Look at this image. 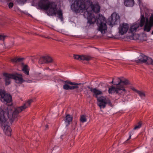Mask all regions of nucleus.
Listing matches in <instances>:
<instances>
[{
    "instance_id": "1",
    "label": "nucleus",
    "mask_w": 153,
    "mask_h": 153,
    "mask_svg": "<svg viewBox=\"0 0 153 153\" xmlns=\"http://www.w3.org/2000/svg\"><path fill=\"white\" fill-rule=\"evenodd\" d=\"M32 102L31 100H30L23 105L14 108L13 110L11 106H2L0 107V124L7 135H11L12 130L8 125L9 123L11 124L18 114L29 107Z\"/></svg>"
},
{
    "instance_id": "2",
    "label": "nucleus",
    "mask_w": 153,
    "mask_h": 153,
    "mask_svg": "<svg viewBox=\"0 0 153 153\" xmlns=\"http://www.w3.org/2000/svg\"><path fill=\"white\" fill-rule=\"evenodd\" d=\"M48 0H41L39 1V8L46 11V13L48 16L55 15L57 13L59 18L61 19H63L62 13L61 10L57 11V5L55 3L49 1Z\"/></svg>"
},
{
    "instance_id": "3",
    "label": "nucleus",
    "mask_w": 153,
    "mask_h": 153,
    "mask_svg": "<svg viewBox=\"0 0 153 153\" xmlns=\"http://www.w3.org/2000/svg\"><path fill=\"white\" fill-rule=\"evenodd\" d=\"M140 22L131 26L129 30L131 33L136 31L139 27H142L144 25L143 30L144 31L149 32L153 27V13H152L149 18H146L143 14L141 13Z\"/></svg>"
},
{
    "instance_id": "4",
    "label": "nucleus",
    "mask_w": 153,
    "mask_h": 153,
    "mask_svg": "<svg viewBox=\"0 0 153 153\" xmlns=\"http://www.w3.org/2000/svg\"><path fill=\"white\" fill-rule=\"evenodd\" d=\"M86 12L87 13L88 23L91 25L94 23L96 22V17L91 13L93 11L95 13H98L100 11V7L98 3L93 4L90 0L87 1Z\"/></svg>"
},
{
    "instance_id": "5",
    "label": "nucleus",
    "mask_w": 153,
    "mask_h": 153,
    "mask_svg": "<svg viewBox=\"0 0 153 153\" xmlns=\"http://www.w3.org/2000/svg\"><path fill=\"white\" fill-rule=\"evenodd\" d=\"M87 88L94 94L93 95L97 98L98 101L97 104L100 108H104L106 106V102L108 98H106L103 96L98 97V96L102 94V91H105L106 90V88L105 90L101 91L99 90L96 88H93L89 86H88Z\"/></svg>"
},
{
    "instance_id": "6",
    "label": "nucleus",
    "mask_w": 153,
    "mask_h": 153,
    "mask_svg": "<svg viewBox=\"0 0 153 153\" xmlns=\"http://www.w3.org/2000/svg\"><path fill=\"white\" fill-rule=\"evenodd\" d=\"M87 5V1L85 2L83 0H75L71 5V8L76 13H81L85 10L86 11Z\"/></svg>"
},
{
    "instance_id": "7",
    "label": "nucleus",
    "mask_w": 153,
    "mask_h": 153,
    "mask_svg": "<svg viewBox=\"0 0 153 153\" xmlns=\"http://www.w3.org/2000/svg\"><path fill=\"white\" fill-rule=\"evenodd\" d=\"M96 22L98 26V30L102 34L105 33L107 30L106 21L105 17L101 14H99L98 17L96 18Z\"/></svg>"
},
{
    "instance_id": "8",
    "label": "nucleus",
    "mask_w": 153,
    "mask_h": 153,
    "mask_svg": "<svg viewBox=\"0 0 153 153\" xmlns=\"http://www.w3.org/2000/svg\"><path fill=\"white\" fill-rule=\"evenodd\" d=\"M118 79L119 82L118 83L116 93L119 95H122L126 92L125 86L129 84V81L126 79H124V80H120L119 79Z\"/></svg>"
},
{
    "instance_id": "9",
    "label": "nucleus",
    "mask_w": 153,
    "mask_h": 153,
    "mask_svg": "<svg viewBox=\"0 0 153 153\" xmlns=\"http://www.w3.org/2000/svg\"><path fill=\"white\" fill-rule=\"evenodd\" d=\"M135 61L137 63H145L148 65H152L153 63V60L151 58L143 54H141Z\"/></svg>"
},
{
    "instance_id": "10",
    "label": "nucleus",
    "mask_w": 153,
    "mask_h": 153,
    "mask_svg": "<svg viewBox=\"0 0 153 153\" xmlns=\"http://www.w3.org/2000/svg\"><path fill=\"white\" fill-rule=\"evenodd\" d=\"M0 100L4 103H9L11 102V96L6 93L5 91L0 89Z\"/></svg>"
},
{
    "instance_id": "11",
    "label": "nucleus",
    "mask_w": 153,
    "mask_h": 153,
    "mask_svg": "<svg viewBox=\"0 0 153 153\" xmlns=\"http://www.w3.org/2000/svg\"><path fill=\"white\" fill-rule=\"evenodd\" d=\"M120 17L116 13H113L108 19V23L110 25H117L119 22Z\"/></svg>"
},
{
    "instance_id": "12",
    "label": "nucleus",
    "mask_w": 153,
    "mask_h": 153,
    "mask_svg": "<svg viewBox=\"0 0 153 153\" xmlns=\"http://www.w3.org/2000/svg\"><path fill=\"white\" fill-rule=\"evenodd\" d=\"M53 62L52 59L49 56H41L39 59V63L41 64L44 63H52Z\"/></svg>"
},
{
    "instance_id": "13",
    "label": "nucleus",
    "mask_w": 153,
    "mask_h": 153,
    "mask_svg": "<svg viewBox=\"0 0 153 153\" xmlns=\"http://www.w3.org/2000/svg\"><path fill=\"white\" fill-rule=\"evenodd\" d=\"M13 79L15 80V82L17 83H21L23 82L25 80L23 79V76L21 74L17 73L12 74Z\"/></svg>"
},
{
    "instance_id": "14",
    "label": "nucleus",
    "mask_w": 153,
    "mask_h": 153,
    "mask_svg": "<svg viewBox=\"0 0 153 153\" xmlns=\"http://www.w3.org/2000/svg\"><path fill=\"white\" fill-rule=\"evenodd\" d=\"M128 28L129 26L127 23H123L122 25H120L119 32L120 34L123 35L127 31Z\"/></svg>"
},
{
    "instance_id": "15",
    "label": "nucleus",
    "mask_w": 153,
    "mask_h": 153,
    "mask_svg": "<svg viewBox=\"0 0 153 153\" xmlns=\"http://www.w3.org/2000/svg\"><path fill=\"white\" fill-rule=\"evenodd\" d=\"M74 59L79 60H82L83 61L86 60L88 61L91 59V57L89 56L84 55H74Z\"/></svg>"
},
{
    "instance_id": "16",
    "label": "nucleus",
    "mask_w": 153,
    "mask_h": 153,
    "mask_svg": "<svg viewBox=\"0 0 153 153\" xmlns=\"http://www.w3.org/2000/svg\"><path fill=\"white\" fill-rule=\"evenodd\" d=\"M12 74H10L7 73H5L3 74V76L4 77L5 84L7 85L10 84V79H13Z\"/></svg>"
},
{
    "instance_id": "17",
    "label": "nucleus",
    "mask_w": 153,
    "mask_h": 153,
    "mask_svg": "<svg viewBox=\"0 0 153 153\" xmlns=\"http://www.w3.org/2000/svg\"><path fill=\"white\" fill-rule=\"evenodd\" d=\"M65 82H67L69 84L72 85L71 86L70 90H73L75 89H77L79 88L78 85H79L81 84V83H76L75 82H73L69 80H66L64 81Z\"/></svg>"
},
{
    "instance_id": "18",
    "label": "nucleus",
    "mask_w": 153,
    "mask_h": 153,
    "mask_svg": "<svg viewBox=\"0 0 153 153\" xmlns=\"http://www.w3.org/2000/svg\"><path fill=\"white\" fill-rule=\"evenodd\" d=\"M124 4L125 6L129 7H132L134 4V0H123Z\"/></svg>"
},
{
    "instance_id": "19",
    "label": "nucleus",
    "mask_w": 153,
    "mask_h": 153,
    "mask_svg": "<svg viewBox=\"0 0 153 153\" xmlns=\"http://www.w3.org/2000/svg\"><path fill=\"white\" fill-rule=\"evenodd\" d=\"M72 119L73 117L70 115L68 114L66 116L65 118V121L66 126L69 125L70 123L72 121Z\"/></svg>"
},
{
    "instance_id": "20",
    "label": "nucleus",
    "mask_w": 153,
    "mask_h": 153,
    "mask_svg": "<svg viewBox=\"0 0 153 153\" xmlns=\"http://www.w3.org/2000/svg\"><path fill=\"white\" fill-rule=\"evenodd\" d=\"M22 71L24 73L27 75H29V67L27 65H24L22 64Z\"/></svg>"
},
{
    "instance_id": "21",
    "label": "nucleus",
    "mask_w": 153,
    "mask_h": 153,
    "mask_svg": "<svg viewBox=\"0 0 153 153\" xmlns=\"http://www.w3.org/2000/svg\"><path fill=\"white\" fill-rule=\"evenodd\" d=\"M133 90L135 91L139 94L141 98L144 99L146 97V94L143 91H138L137 89L133 88Z\"/></svg>"
},
{
    "instance_id": "22",
    "label": "nucleus",
    "mask_w": 153,
    "mask_h": 153,
    "mask_svg": "<svg viewBox=\"0 0 153 153\" xmlns=\"http://www.w3.org/2000/svg\"><path fill=\"white\" fill-rule=\"evenodd\" d=\"M23 59V58H15L11 59V61L13 63L21 62Z\"/></svg>"
},
{
    "instance_id": "23",
    "label": "nucleus",
    "mask_w": 153,
    "mask_h": 153,
    "mask_svg": "<svg viewBox=\"0 0 153 153\" xmlns=\"http://www.w3.org/2000/svg\"><path fill=\"white\" fill-rule=\"evenodd\" d=\"M87 119L86 117V116L84 115H81L80 118V121L81 122L84 123L85 122L87 121Z\"/></svg>"
},
{
    "instance_id": "24",
    "label": "nucleus",
    "mask_w": 153,
    "mask_h": 153,
    "mask_svg": "<svg viewBox=\"0 0 153 153\" xmlns=\"http://www.w3.org/2000/svg\"><path fill=\"white\" fill-rule=\"evenodd\" d=\"M117 90V86L116 88L112 87L111 88H109L108 90V92L109 93H113L116 92Z\"/></svg>"
},
{
    "instance_id": "25",
    "label": "nucleus",
    "mask_w": 153,
    "mask_h": 153,
    "mask_svg": "<svg viewBox=\"0 0 153 153\" xmlns=\"http://www.w3.org/2000/svg\"><path fill=\"white\" fill-rule=\"evenodd\" d=\"M119 79L120 80H124V79L125 78H123L122 79H121L120 78H117V79H116V80L117 81V82H115V81H113V80L111 82H110V83H112L114 85H116V86H117V87L118 86V83H119V81L118 80V79Z\"/></svg>"
},
{
    "instance_id": "26",
    "label": "nucleus",
    "mask_w": 153,
    "mask_h": 153,
    "mask_svg": "<svg viewBox=\"0 0 153 153\" xmlns=\"http://www.w3.org/2000/svg\"><path fill=\"white\" fill-rule=\"evenodd\" d=\"M65 83L63 86V88L65 90H70L71 86H69L67 82H65Z\"/></svg>"
},
{
    "instance_id": "27",
    "label": "nucleus",
    "mask_w": 153,
    "mask_h": 153,
    "mask_svg": "<svg viewBox=\"0 0 153 153\" xmlns=\"http://www.w3.org/2000/svg\"><path fill=\"white\" fill-rule=\"evenodd\" d=\"M142 123L141 122H139L137 123V125L135 126L133 128V130H135L139 128L141 126Z\"/></svg>"
},
{
    "instance_id": "28",
    "label": "nucleus",
    "mask_w": 153,
    "mask_h": 153,
    "mask_svg": "<svg viewBox=\"0 0 153 153\" xmlns=\"http://www.w3.org/2000/svg\"><path fill=\"white\" fill-rule=\"evenodd\" d=\"M108 104V105H110L111 107L113 106L112 104L109 100L107 99V100L106 102V104Z\"/></svg>"
},
{
    "instance_id": "29",
    "label": "nucleus",
    "mask_w": 153,
    "mask_h": 153,
    "mask_svg": "<svg viewBox=\"0 0 153 153\" xmlns=\"http://www.w3.org/2000/svg\"><path fill=\"white\" fill-rule=\"evenodd\" d=\"M13 3L10 2L8 6L10 8H12L13 6Z\"/></svg>"
},
{
    "instance_id": "30",
    "label": "nucleus",
    "mask_w": 153,
    "mask_h": 153,
    "mask_svg": "<svg viewBox=\"0 0 153 153\" xmlns=\"http://www.w3.org/2000/svg\"><path fill=\"white\" fill-rule=\"evenodd\" d=\"M5 37V36H4L0 35V40L4 39Z\"/></svg>"
},
{
    "instance_id": "31",
    "label": "nucleus",
    "mask_w": 153,
    "mask_h": 153,
    "mask_svg": "<svg viewBox=\"0 0 153 153\" xmlns=\"http://www.w3.org/2000/svg\"><path fill=\"white\" fill-rule=\"evenodd\" d=\"M131 132H130V135L129 138L127 140H129L131 139Z\"/></svg>"
},
{
    "instance_id": "32",
    "label": "nucleus",
    "mask_w": 153,
    "mask_h": 153,
    "mask_svg": "<svg viewBox=\"0 0 153 153\" xmlns=\"http://www.w3.org/2000/svg\"><path fill=\"white\" fill-rule=\"evenodd\" d=\"M48 129V125H46L45 126V130H46Z\"/></svg>"
},
{
    "instance_id": "33",
    "label": "nucleus",
    "mask_w": 153,
    "mask_h": 153,
    "mask_svg": "<svg viewBox=\"0 0 153 153\" xmlns=\"http://www.w3.org/2000/svg\"><path fill=\"white\" fill-rule=\"evenodd\" d=\"M46 70H51L49 67H47L45 69Z\"/></svg>"
},
{
    "instance_id": "34",
    "label": "nucleus",
    "mask_w": 153,
    "mask_h": 153,
    "mask_svg": "<svg viewBox=\"0 0 153 153\" xmlns=\"http://www.w3.org/2000/svg\"><path fill=\"white\" fill-rule=\"evenodd\" d=\"M36 7L37 9H38V7H37V6Z\"/></svg>"
},
{
    "instance_id": "35",
    "label": "nucleus",
    "mask_w": 153,
    "mask_h": 153,
    "mask_svg": "<svg viewBox=\"0 0 153 153\" xmlns=\"http://www.w3.org/2000/svg\"><path fill=\"white\" fill-rule=\"evenodd\" d=\"M29 15H30V16H31V15H30V14H29Z\"/></svg>"
}]
</instances>
